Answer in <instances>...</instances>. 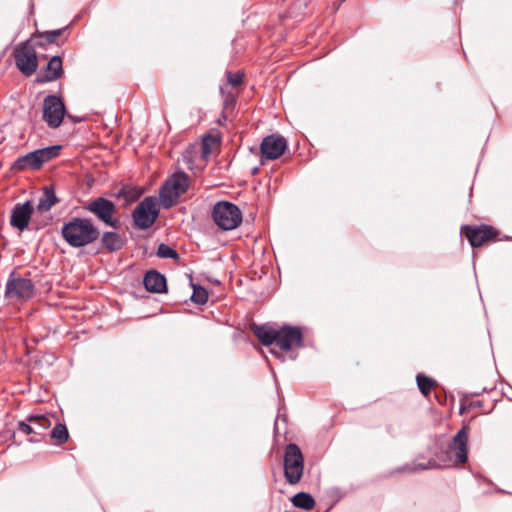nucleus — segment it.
<instances>
[{
	"instance_id": "obj_1",
	"label": "nucleus",
	"mask_w": 512,
	"mask_h": 512,
	"mask_svg": "<svg viewBox=\"0 0 512 512\" xmlns=\"http://www.w3.org/2000/svg\"><path fill=\"white\" fill-rule=\"evenodd\" d=\"M468 429L463 426L453 437L446 452L447 462L438 465L436 460H429L427 463L406 464L397 468L396 472H417L438 467H450L452 464H462L468 459L467 456Z\"/></svg>"
},
{
	"instance_id": "obj_2",
	"label": "nucleus",
	"mask_w": 512,
	"mask_h": 512,
	"mask_svg": "<svg viewBox=\"0 0 512 512\" xmlns=\"http://www.w3.org/2000/svg\"><path fill=\"white\" fill-rule=\"evenodd\" d=\"M61 235L71 247L81 248L98 240L100 231L91 219L74 217L64 223Z\"/></svg>"
},
{
	"instance_id": "obj_3",
	"label": "nucleus",
	"mask_w": 512,
	"mask_h": 512,
	"mask_svg": "<svg viewBox=\"0 0 512 512\" xmlns=\"http://www.w3.org/2000/svg\"><path fill=\"white\" fill-rule=\"evenodd\" d=\"M189 187L188 175L181 171L171 175L159 192L160 203L164 208L172 207L177 199L184 194Z\"/></svg>"
},
{
	"instance_id": "obj_4",
	"label": "nucleus",
	"mask_w": 512,
	"mask_h": 512,
	"mask_svg": "<svg viewBox=\"0 0 512 512\" xmlns=\"http://www.w3.org/2000/svg\"><path fill=\"white\" fill-rule=\"evenodd\" d=\"M60 145L48 146L37 149L18 157L12 165L13 170L22 171L26 169L38 170L42 165L59 155Z\"/></svg>"
},
{
	"instance_id": "obj_5",
	"label": "nucleus",
	"mask_w": 512,
	"mask_h": 512,
	"mask_svg": "<svg viewBox=\"0 0 512 512\" xmlns=\"http://www.w3.org/2000/svg\"><path fill=\"white\" fill-rule=\"evenodd\" d=\"M212 218L220 229L228 231L240 225L242 213L237 205L227 201H219L213 207Z\"/></svg>"
},
{
	"instance_id": "obj_6",
	"label": "nucleus",
	"mask_w": 512,
	"mask_h": 512,
	"mask_svg": "<svg viewBox=\"0 0 512 512\" xmlns=\"http://www.w3.org/2000/svg\"><path fill=\"white\" fill-rule=\"evenodd\" d=\"M304 470V458L300 448L290 443L285 448L284 454V476L286 481L291 484H297Z\"/></svg>"
},
{
	"instance_id": "obj_7",
	"label": "nucleus",
	"mask_w": 512,
	"mask_h": 512,
	"mask_svg": "<svg viewBox=\"0 0 512 512\" xmlns=\"http://www.w3.org/2000/svg\"><path fill=\"white\" fill-rule=\"evenodd\" d=\"M159 216V208L156 199L152 196L145 197L133 210L132 219L136 228L149 229Z\"/></svg>"
},
{
	"instance_id": "obj_8",
	"label": "nucleus",
	"mask_w": 512,
	"mask_h": 512,
	"mask_svg": "<svg viewBox=\"0 0 512 512\" xmlns=\"http://www.w3.org/2000/svg\"><path fill=\"white\" fill-rule=\"evenodd\" d=\"M85 210L92 213L99 221L103 222L106 226L118 228L120 222L115 218L117 213L116 205L113 201L105 197H97L91 200L86 206Z\"/></svg>"
},
{
	"instance_id": "obj_9",
	"label": "nucleus",
	"mask_w": 512,
	"mask_h": 512,
	"mask_svg": "<svg viewBox=\"0 0 512 512\" xmlns=\"http://www.w3.org/2000/svg\"><path fill=\"white\" fill-rule=\"evenodd\" d=\"M16 67L26 76L35 73L38 67V57L31 40L19 43L14 50Z\"/></svg>"
},
{
	"instance_id": "obj_10",
	"label": "nucleus",
	"mask_w": 512,
	"mask_h": 512,
	"mask_svg": "<svg viewBox=\"0 0 512 512\" xmlns=\"http://www.w3.org/2000/svg\"><path fill=\"white\" fill-rule=\"evenodd\" d=\"M35 286L31 279L16 276L13 271L6 283L5 297L15 300H28L34 295Z\"/></svg>"
},
{
	"instance_id": "obj_11",
	"label": "nucleus",
	"mask_w": 512,
	"mask_h": 512,
	"mask_svg": "<svg viewBox=\"0 0 512 512\" xmlns=\"http://www.w3.org/2000/svg\"><path fill=\"white\" fill-rule=\"evenodd\" d=\"M276 345L283 351L303 348L305 344L301 327L284 324L278 328Z\"/></svg>"
},
{
	"instance_id": "obj_12",
	"label": "nucleus",
	"mask_w": 512,
	"mask_h": 512,
	"mask_svg": "<svg viewBox=\"0 0 512 512\" xmlns=\"http://www.w3.org/2000/svg\"><path fill=\"white\" fill-rule=\"evenodd\" d=\"M66 112L62 100L56 95H48L43 101V119L51 128L59 127Z\"/></svg>"
},
{
	"instance_id": "obj_13",
	"label": "nucleus",
	"mask_w": 512,
	"mask_h": 512,
	"mask_svg": "<svg viewBox=\"0 0 512 512\" xmlns=\"http://www.w3.org/2000/svg\"><path fill=\"white\" fill-rule=\"evenodd\" d=\"M287 149V141L281 135H268L260 144V151L264 158L275 160L282 156Z\"/></svg>"
},
{
	"instance_id": "obj_14",
	"label": "nucleus",
	"mask_w": 512,
	"mask_h": 512,
	"mask_svg": "<svg viewBox=\"0 0 512 512\" xmlns=\"http://www.w3.org/2000/svg\"><path fill=\"white\" fill-rule=\"evenodd\" d=\"M462 232L472 247H480L484 242L496 236V231L488 225H464L462 226Z\"/></svg>"
},
{
	"instance_id": "obj_15",
	"label": "nucleus",
	"mask_w": 512,
	"mask_h": 512,
	"mask_svg": "<svg viewBox=\"0 0 512 512\" xmlns=\"http://www.w3.org/2000/svg\"><path fill=\"white\" fill-rule=\"evenodd\" d=\"M33 211L34 207L31 201L17 203L13 207L11 212L10 225L13 228H17L20 231H24L28 227Z\"/></svg>"
},
{
	"instance_id": "obj_16",
	"label": "nucleus",
	"mask_w": 512,
	"mask_h": 512,
	"mask_svg": "<svg viewBox=\"0 0 512 512\" xmlns=\"http://www.w3.org/2000/svg\"><path fill=\"white\" fill-rule=\"evenodd\" d=\"M63 75L62 59L60 56H53L45 67V72L38 74L36 77L37 83L53 82L61 78Z\"/></svg>"
},
{
	"instance_id": "obj_17",
	"label": "nucleus",
	"mask_w": 512,
	"mask_h": 512,
	"mask_svg": "<svg viewBox=\"0 0 512 512\" xmlns=\"http://www.w3.org/2000/svg\"><path fill=\"white\" fill-rule=\"evenodd\" d=\"M143 284L147 291L153 293L167 292L166 278L156 270L148 271L143 279Z\"/></svg>"
},
{
	"instance_id": "obj_18",
	"label": "nucleus",
	"mask_w": 512,
	"mask_h": 512,
	"mask_svg": "<svg viewBox=\"0 0 512 512\" xmlns=\"http://www.w3.org/2000/svg\"><path fill=\"white\" fill-rule=\"evenodd\" d=\"M252 330L258 340L264 346L276 344L278 328H273L269 324L253 325Z\"/></svg>"
},
{
	"instance_id": "obj_19",
	"label": "nucleus",
	"mask_w": 512,
	"mask_h": 512,
	"mask_svg": "<svg viewBox=\"0 0 512 512\" xmlns=\"http://www.w3.org/2000/svg\"><path fill=\"white\" fill-rule=\"evenodd\" d=\"M102 246L109 252H116L123 248L124 240L122 237L112 231H106L101 237Z\"/></svg>"
},
{
	"instance_id": "obj_20",
	"label": "nucleus",
	"mask_w": 512,
	"mask_h": 512,
	"mask_svg": "<svg viewBox=\"0 0 512 512\" xmlns=\"http://www.w3.org/2000/svg\"><path fill=\"white\" fill-rule=\"evenodd\" d=\"M58 202L59 199L55 194L54 188L51 186H46L44 188L42 197L39 199L37 210L39 212L49 211Z\"/></svg>"
},
{
	"instance_id": "obj_21",
	"label": "nucleus",
	"mask_w": 512,
	"mask_h": 512,
	"mask_svg": "<svg viewBox=\"0 0 512 512\" xmlns=\"http://www.w3.org/2000/svg\"><path fill=\"white\" fill-rule=\"evenodd\" d=\"M291 501L295 507L304 510H311L315 505L314 498L306 492H299L295 494Z\"/></svg>"
},
{
	"instance_id": "obj_22",
	"label": "nucleus",
	"mask_w": 512,
	"mask_h": 512,
	"mask_svg": "<svg viewBox=\"0 0 512 512\" xmlns=\"http://www.w3.org/2000/svg\"><path fill=\"white\" fill-rule=\"evenodd\" d=\"M27 421L36 428V430L39 432L38 434H41L42 431L48 429L51 426L50 420L44 415H31L27 418Z\"/></svg>"
},
{
	"instance_id": "obj_23",
	"label": "nucleus",
	"mask_w": 512,
	"mask_h": 512,
	"mask_svg": "<svg viewBox=\"0 0 512 512\" xmlns=\"http://www.w3.org/2000/svg\"><path fill=\"white\" fill-rule=\"evenodd\" d=\"M416 381L420 392L425 396H427L435 386V381L433 379L421 373L416 376Z\"/></svg>"
},
{
	"instance_id": "obj_24",
	"label": "nucleus",
	"mask_w": 512,
	"mask_h": 512,
	"mask_svg": "<svg viewBox=\"0 0 512 512\" xmlns=\"http://www.w3.org/2000/svg\"><path fill=\"white\" fill-rule=\"evenodd\" d=\"M193 293L190 297L191 301L198 305H203L208 300L207 290L200 286L192 283Z\"/></svg>"
},
{
	"instance_id": "obj_25",
	"label": "nucleus",
	"mask_w": 512,
	"mask_h": 512,
	"mask_svg": "<svg viewBox=\"0 0 512 512\" xmlns=\"http://www.w3.org/2000/svg\"><path fill=\"white\" fill-rule=\"evenodd\" d=\"M50 437L59 444H63L68 440L69 434L64 424L58 423L50 433Z\"/></svg>"
},
{
	"instance_id": "obj_26",
	"label": "nucleus",
	"mask_w": 512,
	"mask_h": 512,
	"mask_svg": "<svg viewBox=\"0 0 512 512\" xmlns=\"http://www.w3.org/2000/svg\"><path fill=\"white\" fill-rule=\"evenodd\" d=\"M156 254L159 258H163V259H174V260L179 259L178 252L165 243H161L158 246Z\"/></svg>"
},
{
	"instance_id": "obj_27",
	"label": "nucleus",
	"mask_w": 512,
	"mask_h": 512,
	"mask_svg": "<svg viewBox=\"0 0 512 512\" xmlns=\"http://www.w3.org/2000/svg\"><path fill=\"white\" fill-rule=\"evenodd\" d=\"M67 28L56 29L39 33V37L44 38L46 43L53 44L56 39L60 37Z\"/></svg>"
},
{
	"instance_id": "obj_28",
	"label": "nucleus",
	"mask_w": 512,
	"mask_h": 512,
	"mask_svg": "<svg viewBox=\"0 0 512 512\" xmlns=\"http://www.w3.org/2000/svg\"><path fill=\"white\" fill-rule=\"evenodd\" d=\"M244 73L243 72H227V81L234 87L240 86L243 82Z\"/></svg>"
},
{
	"instance_id": "obj_29",
	"label": "nucleus",
	"mask_w": 512,
	"mask_h": 512,
	"mask_svg": "<svg viewBox=\"0 0 512 512\" xmlns=\"http://www.w3.org/2000/svg\"><path fill=\"white\" fill-rule=\"evenodd\" d=\"M18 430L26 435L39 433L35 427L28 421H19L18 422Z\"/></svg>"
},
{
	"instance_id": "obj_30",
	"label": "nucleus",
	"mask_w": 512,
	"mask_h": 512,
	"mask_svg": "<svg viewBox=\"0 0 512 512\" xmlns=\"http://www.w3.org/2000/svg\"><path fill=\"white\" fill-rule=\"evenodd\" d=\"M221 93L223 95L224 108L228 109L229 107H233L236 103V98L232 92H225L224 88H221Z\"/></svg>"
},
{
	"instance_id": "obj_31",
	"label": "nucleus",
	"mask_w": 512,
	"mask_h": 512,
	"mask_svg": "<svg viewBox=\"0 0 512 512\" xmlns=\"http://www.w3.org/2000/svg\"><path fill=\"white\" fill-rule=\"evenodd\" d=\"M139 193L133 191L132 189H128L126 187H123L118 193H117V197L120 198V197H124L126 199H130V200H135L136 198L139 197Z\"/></svg>"
},
{
	"instance_id": "obj_32",
	"label": "nucleus",
	"mask_w": 512,
	"mask_h": 512,
	"mask_svg": "<svg viewBox=\"0 0 512 512\" xmlns=\"http://www.w3.org/2000/svg\"><path fill=\"white\" fill-rule=\"evenodd\" d=\"M202 148H203V152H204L205 154L210 153V148H209L208 144L206 143V140H205V139L203 140Z\"/></svg>"
},
{
	"instance_id": "obj_33",
	"label": "nucleus",
	"mask_w": 512,
	"mask_h": 512,
	"mask_svg": "<svg viewBox=\"0 0 512 512\" xmlns=\"http://www.w3.org/2000/svg\"><path fill=\"white\" fill-rule=\"evenodd\" d=\"M259 168L258 167H255L253 170H252V174H256L258 172Z\"/></svg>"
},
{
	"instance_id": "obj_34",
	"label": "nucleus",
	"mask_w": 512,
	"mask_h": 512,
	"mask_svg": "<svg viewBox=\"0 0 512 512\" xmlns=\"http://www.w3.org/2000/svg\"><path fill=\"white\" fill-rule=\"evenodd\" d=\"M29 442H31V443H36V442H38V440H37V439H35V438H30V439H29Z\"/></svg>"
},
{
	"instance_id": "obj_35",
	"label": "nucleus",
	"mask_w": 512,
	"mask_h": 512,
	"mask_svg": "<svg viewBox=\"0 0 512 512\" xmlns=\"http://www.w3.org/2000/svg\"><path fill=\"white\" fill-rule=\"evenodd\" d=\"M36 45L39 46V47H43L44 46V43L42 42H36Z\"/></svg>"
},
{
	"instance_id": "obj_36",
	"label": "nucleus",
	"mask_w": 512,
	"mask_h": 512,
	"mask_svg": "<svg viewBox=\"0 0 512 512\" xmlns=\"http://www.w3.org/2000/svg\"><path fill=\"white\" fill-rule=\"evenodd\" d=\"M465 408L463 406L460 407V414L464 412Z\"/></svg>"
},
{
	"instance_id": "obj_37",
	"label": "nucleus",
	"mask_w": 512,
	"mask_h": 512,
	"mask_svg": "<svg viewBox=\"0 0 512 512\" xmlns=\"http://www.w3.org/2000/svg\"><path fill=\"white\" fill-rule=\"evenodd\" d=\"M510 400H512V396H508Z\"/></svg>"
}]
</instances>
